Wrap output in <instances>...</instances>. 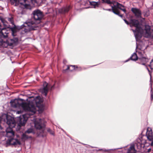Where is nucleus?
Returning a JSON list of instances; mask_svg holds the SVG:
<instances>
[{"instance_id": "1", "label": "nucleus", "mask_w": 153, "mask_h": 153, "mask_svg": "<svg viewBox=\"0 0 153 153\" xmlns=\"http://www.w3.org/2000/svg\"><path fill=\"white\" fill-rule=\"evenodd\" d=\"M20 100L22 101L23 99H15L11 100L10 102L12 107L16 108L22 106L25 111H27L26 114L19 117V120L18 123V127L19 126V128L22 126H24L28 118L36 112V108L33 103H35L37 104L41 102L40 97L39 96H37L34 98L32 103L20 102L19 101Z\"/></svg>"}, {"instance_id": "2", "label": "nucleus", "mask_w": 153, "mask_h": 153, "mask_svg": "<svg viewBox=\"0 0 153 153\" xmlns=\"http://www.w3.org/2000/svg\"><path fill=\"white\" fill-rule=\"evenodd\" d=\"M129 23L131 27H136L135 30L131 29V30L134 33L136 41H137L141 38L143 33V30L141 27V24L138 20L135 19H131Z\"/></svg>"}, {"instance_id": "3", "label": "nucleus", "mask_w": 153, "mask_h": 153, "mask_svg": "<svg viewBox=\"0 0 153 153\" xmlns=\"http://www.w3.org/2000/svg\"><path fill=\"white\" fill-rule=\"evenodd\" d=\"M103 2L107 3L110 5L112 7V12L115 14L118 15L121 18L123 16L120 15L118 10V8L123 10L125 13L126 12V10L124 9L123 6L118 2H116L113 0H102Z\"/></svg>"}, {"instance_id": "4", "label": "nucleus", "mask_w": 153, "mask_h": 153, "mask_svg": "<svg viewBox=\"0 0 153 153\" xmlns=\"http://www.w3.org/2000/svg\"><path fill=\"white\" fill-rule=\"evenodd\" d=\"M33 14L35 21L30 20L25 22L27 26L29 27L34 24L40 23L43 16L42 12L38 9L34 10L33 12Z\"/></svg>"}, {"instance_id": "5", "label": "nucleus", "mask_w": 153, "mask_h": 153, "mask_svg": "<svg viewBox=\"0 0 153 153\" xmlns=\"http://www.w3.org/2000/svg\"><path fill=\"white\" fill-rule=\"evenodd\" d=\"M146 137V136H143L137 139L135 146H136L137 149H141L142 148L144 147L145 144L146 143V140L145 139Z\"/></svg>"}, {"instance_id": "6", "label": "nucleus", "mask_w": 153, "mask_h": 153, "mask_svg": "<svg viewBox=\"0 0 153 153\" xmlns=\"http://www.w3.org/2000/svg\"><path fill=\"white\" fill-rule=\"evenodd\" d=\"M21 7L23 9H30L33 0H19Z\"/></svg>"}, {"instance_id": "7", "label": "nucleus", "mask_w": 153, "mask_h": 153, "mask_svg": "<svg viewBox=\"0 0 153 153\" xmlns=\"http://www.w3.org/2000/svg\"><path fill=\"white\" fill-rule=\"evenodd\" d=\"M1 29V26L0 24V29ZM9 31L7 30L5 28H3L0 31V45H2L3 42L2 39H6L8 36Z\"/></svg>"}, {"instance_id": "8", "label": "nucleus", "mask_w": 153, "mask_h": 153, "mask_svg": "<svg viewBox=\"0 0 153 153\" xmlns=\"http://www.w3.org/2000/svg\"><path fill=\"white\" fill-rule=\"evenodd\" d=\"M43 120L41 119H36L34 121V126L35 128L37 129L40 130L44 126L43 123Z\"/></svg>"}, {"instance_id": "9", "label": "nucleus", "mask_w": 153, "mask_h": 153, "mask_svg": "<svg viewBox=\"0 0 153 153\" xmlns=\"http://www.w3.org/2000/svg\"><path fill=\"white\" fill-rule=\"evenodd\" d=\"M11 29L12 31V35L13 37V38L10 39L11 43L9 44L10 46L12 45L13 44L17 42L18 41V39L17 37H14L16 36V29L15 28L12 27Z\"/></svg>"}, {"instance_id": "10", "label": "nucleus", "mask_w": 153, "mask_h": 153, "mask_svg": "<svg viewBox=\"0 0 153 153\" xmlns=\"http://www.w3.org/2000/svg\"><path fill=\"white\" fill-rule=\"evenodd\" d=\"M146 136L149 140L152 141L151 145H153V132L150 128L147 129Z\"/></svg>"}, {"instance_id": "11", "label": "nucleus", "mask_w": 153, "mask_h": 153, "mask_svg": "<svg viewBox=\"0 0 153 153\" xmlns=\"http://www.w3.org/2000/svg\"><path fill=\"white\" fill-rule=\"evenodd\" d=\"M6 123L9 127L14 128L15 127L16 122L13 118L11 117H6Z\"/></svg>"}, {"instance_id": "12", "label": "nucleus", "mask_w": 153, "mask_h": 153, "mask_svg": "<svg viewBox=\"0 0 153 153\" xmlns=\"http://www.w3.org/2000/svg\"><path fill=\"white\" fill-rule=\"evenodd\" d=\"M7 143L9 145H11L13 146H16L18 145H20V142L17 139H14L13 138H11L7 141Z\"/></svg>"}, {"instance_id": "13", "label": "nucleus", "mask_w": 153, "mask_h": 153, "mask_svg": "<svg viewBox=\"0 0 153 153\" xmlns=\"http://www.w3.org/2000/svg\"><path fill=\"white\" fill-rule=\"evenodd\" d=\"M131 10L136 17L138 18H141L142 12L139 9L137 8H132Z\"/></svg>"}, {"instance_id": "14", "label": "nucleus", "mask_w": 153, "mask_h": 153, "mask_svg": "<svg viewBox=\"0 0 153 153\" xmlns=\"http://www.w3.org/2000/svg\"><path fill=\"white\" fill-rule=\"evenodd\" d=\"M48 88L49 86L48 83L45 82H44L43 84V90L42 91V93L45 96H46L47 94Z\"/></svg>"}, {"instance_id": "15", "label": "nucleus", "mask_w": 153, "mask_h": 153, "mask_svg": "<svg viewBox=\"0 0 153 153\" xmlns=\"http://www.w3.org/2000/svg\"><path fill=\"white\" fill-rule=\"evenodd\" d=\"M145 30L146 32L145 37L147 38L150 37L151 35L150 26L149 25H145Z\"/></svg>"}, {"instance_id": "16", "label": "nucleus", "mask_w": 153, "mask_h": 153, "mask_svg": "<svg viewBox=\"0 0 153 153\" xmlns=\"http://www.w3.org/2000/svg\"><path fill=\"white\" fill-rule=\"evenodd\" d=\"M138 62L142 65H145L148 61V59L144 57L141 56L138 59Z\"/></svg>"}, {"instance_id": "17", "label": "nucleus", "mask_w": 153, "mask_h": 153, "mask_svg": "<svg viewBox=\"0 0 153 153\" xmlns=\"http://www.w3.org/2000/svg\"><path fill=\"white\" fill-rule=\"evenodd\" d=\"M97 0H93V1H89L90 4L91 5L93 6L94 8L98 7L100 5V2L99 1H96Z\"/></svg>"}, {"instance_id": "18", "label": "nucleus", "mask_w": 153, "mask_h": 153, "mask_svg": "<svg viewBox=\"0 0 153 153\" xmlns=\"http://www.w3.org/2000/svg\"><path fill=\"white\" fill-rule=\"evenodd\" d=\"M70 7L69 6L63 7L59 10V12L60 13H67L69 11Z\"/></svg>"}, {"instance_id": "19", "label": "nucleus", "mask_w": 153, "mask_h": 153, "mask_svg": "<svg viewBox=\"0 0 153 153\" xmlns=\"http://www.w3.org/2000/svg\"><path fill=\"white\" fill-rule=\"evenodd\" d=\"M138 59L137 55L136 53H134L131 55V56L128 60L125 61V62H127L130 59L133 61H136L137 60H138Z\"/></svg>"}, {"instance_id": "20", "label": "nucleus", "mask_w": 153, "mask_h": 153, "mask_svg": "<svg viewBox=\"0 0 153 153\" xmlns=\"http://www.w3.org/2000/svg\"><path fill=\"white\" fill-rule=\"evenodd\" d=\"M136 151L135 149L134 146L131 145L128 149L127 153H136Z\"/></svg>"}, {"instance_id": "21", "label": "nucleus", "mask_w": 153, "mask_h": 153, "mask_svg": "<svg viewBox=\"0 0 153 153\" xmlns=\"http://www.w3.org/2000/svg\"><path fill=\"white\" fill-rule=\"evenodd\" d=\"M27 133H23L22 135V138L24 140H26L29 138H31V137Z\"/></svg>"}, {"instance_id": "22", "label": "nucleus", "mask_w": 153, "mask_h": 153, "mask_svg": "<svg viewBox=\"0 0 153 153\" xmlns=\"http://www.w3.org/2000/svg\"><path fill=\"white\" fill-rule=\"evenodd\" d=\"M75 69V66L70 65V66L69 65L67 66V68L65 70H64L63 71H65L66 70H69L71 71H72Z\"/></svg>"}, {"instance_id": "23", "label": "nucleus", "mask_w": 153, "mask_h": 153, "mask_svg": "<svg viewBox=\"0 0 153 153\" xmlns=\"http://www.w3.org/2000/svg\"><path fill=\"white\" fill-rule=\"evenodd\" d=\"M14 132L13 131L11 132H9L7 134L6 133V136L8 137H12L14 136Z\"/></svg>"}, {"instance_id": "24", "label": "nucleus", "mask_w": 153, "mask_h": 153, "mask_svg": "<svg viewBox=\"0 0 153 153\" xmlns=\"http://www.w3.org/2000/svg\"><path fill=\"white\" fill-rule=\"evenodd\" d=\"M12 128H12L11 127H8L7 128H6V133L7 134V133H8L9 132H11V131H13V130L12 129Z\"/></svg>"}, {"instance_id": "25", "label": "nucleus", "mask_w": 153, "mask_h": 153, "mask_svg": "<svg viewBox=\"0 0 153 153\" xmlns=\"http://www.w3.org/2000/svg\"><path fill=\"white\" fill-rule=\"evenodd\" d=\"M33 130L32 128H30L25 132V133L29 134L33 132Z\"/></svg>"}, {"instance_id": "26", "label": "nucleus", "mask_w": 153, "mask_h": 153, "mask_svg": "<svg viewBox=\"0 0 153 153\" xmlns=\"http://www.w3.org/2000/svg\"><path fill=\"white\" fill-rule=\"evenodd\" d=\"M149 66L151 69H153V59L150 62V64Z\"/></svg>"}, {"instance_id": "27", "label": "nucleus", "mask_w": 153, "mask_h": 153, "mask_svg": "<svg viewBox=\"0 0 153 153\" xmlns=\"http://www.w3.org/2000/svg\"><path fill=\"white\" fill-rule=\"evenodd\" d=\"M47 131L48 132H50L51 134L53 135H54V133L52 131L50 128L48 129L47 130Z\"/></svg>"}, {"instance_id": "28", "label": "nucleus", "mask_w": 153, "mask_h": 153, "mask_svg": "<svg viewBox=\"0 0 153 153\" xmlns=\"http://www.w3.org/2000/svg\"><path fill=\"white\" fill-rule=\"evenodd\" d=\"M0 19L1 20L2 23L3 24V25H6L5 24V20L2 18L1 19V18H0Z\"/></svg>"}, {"instance_id": "29", "label": "nucleus", "mask_w": 153, "mask_h": 153, "mask_svg": "<svg viewBox=\"0 0 153 153\" xmlns=\"http://www.w3.org/2000/svg\"><path fill=\"white\" fill-rule=\"evenodd\" d=\"M8 21L10 22L11 23H12L13 22V19L12 18H9L8 19Z\"/></svg>"}, {"instance_id": "30", "label": "nucleus", "mask_w": 153, "mask_h": 153, "mask_svg": "<svg viewBox=\"0 0 153 153\" xmlns=\"http://www.w3.org/2000/svg\"><path fill=\"white\" fill-rule=\"evenodd\" d=\"M151 100H153V91H152V90H151Z\"/></svg>"}, {"instance_id": "31", "label": "nucleus", "mask_w": 153, "mask_h": 153, "mask_svg": "<svg viewBox=\"0 0 153 153\" xmlns=\"http://www.w3.org/2000/svg\"><path fill=\"white\" fill-rule=\"evenodd\" d=\"M103 9L104 10H108V11H112V9H105V8H103Z\"/></svg>"}, {"instance_id": "32", "label": "nucleus", "mask_w": 153, "mask_h": 153, "mask_svg": "<svg viewBox=\"0 0 153 153\" xmlns=\"http://www.w3.org/2000/svg\"><path fill=\"white\" fill-rule=\"evenodd\" d=\"M123 20L125 23H126L127 25H129L130 24L129 22H128L127 21L126 19H124Z\"/></svg>"}, {"instance_id": "33", "label": "nucleus", "mask_w": 153, "mask_h": 153, "mask_svg": "<svg viewBox=\"0 0 153 153\" xmlns=\"http://www.w3.org/2000/svg\"><path fill=\"white\" fill-rule=\"evenodd\" d=\"M146 69H147L148 70V71H149V75H150V76L151 77V71H150L149 69H148V68L146 67Z\"/></svg>"}, {"instance_id": "34", "label": "nucleus", "mask_w": 153, "mask_h": 153, "mask_svg": "<svg viewBox=\"0 0 153 153\" xmlns=\"http://www.w3.org/2000/svg\"><path fill=\"white\" fill-rule=\"evenodd\" d=\"M99 150H103V151H105V152L107 151H108V150H106V149H99Z\"/></svg>"}, {"instance_id": "35", "label": "nucleus", "mask_w": 153, "mask_h": 153, "mask_svg": "<svg viewBox=\"0 0 153 153\" xmlns=\"http://www.w3.org/2000/svg\"><path fill=\"white\" fill-rule=\"evenodd\" d=\"M151 150V149L150 148L148 149V152H150Z\"/></svg>"}, {"instance_id": "36", "label": "nucleus", "mask_w": 153, "mask_h": 153, "mask_svg": "<svg viewBox=\"0 0 153 153\" xmlns=\"http://www.w3.org/2000/svg\"><path fill=\"white\" fill-rule=\"evenodd\" d=\"M54 85H53L51 87V89H52L54 87Z\"/></svg>"}, {"instance_id": "37", "label": "nucleus", "mask_w": 153, "mask_h": 153, "mask_svg": "<svg viewBox=\"0 0 153 153\" xmlns=\"http://www.w3.org/2000/svg\"><path fill=\"white\" fill-rule=\"evenodd\" d=\"M136 44H137V46H136V49H137V43H136Z\"/></svg>"}, {"instance_id": "38", "label": "nucleus", "mask_w": 153, "mask_h": 153, "mask_svg": "<svg viewBox=\"0 0 153 153\" xmlns=\"http://www.w3.org/2000/svg\"><path fill=\"white\" fill-rule=\"evenodd\" d=\"M115 149H114V150H115ZM109 150H114V149H109Z\"/></svg>"}, {"instance_id": "39", "label": "nucleus", "mask_w": 153, "mask_h": 153, "mask_svg": "<svg viewBox=\"0 0 153 153\" xmlns=\"http://www.w3.org/2000/svg\"><path fill=\"white\" fill-rule=\"evenodd\" d=\"M43 111V110H41V112H42Z\"/></svg>"}, {"instance_id": "40", "label": "nucleus", "mask_w": 153, "mask_h": 153, "mask_svg": "<svg viewBox=\"0 0 153 153\" xmlns=\"http://www.w3.org/2000/svg\"><path fill=\"white\" fill-rule=\"evenodd\" d=\"M148 16V15H147L146 16Z\"/></svg>"}, {"instance_id": "41", "label": "nucleus", "mask_w": 153, "mask_h": 153, "mask_svg": "<svg viewBox=\"0 0 153 153\" xmlns=\"http://www.w3.org/2000/svg\"><path fill=\"white\" fill-rule=\"evenodd\" d=\"M151 78H150V81H151Z\"/></svg>"}, {"instance_id": "42", "label": "nucleus", "mask_w": 153, "mask_h": 153, "mask_svg": "<svg viewBox=\"0 0 153 153\" xmlns=\"http://www.w3.org/2000/svg\"><path fill=\"white\" fill-rule=\"evenodd\" d=\"M139 54H140V52H139Z\"/></svg>"}]
</instances>
